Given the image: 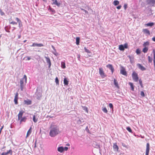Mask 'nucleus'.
Returning <instances> with one entry per match:
<instances>
[{"instance_id": "1", "label": "nucleus", "mask_w": 155, "mask_h": 155, "mask_svg": "<svg viewBox=\"0 0 155 155\" xmlns=\"http://www.w3.org/2000/svg\"><path fill=\"white\" fill-rule=\"evenodd\" d=\"M60 133L58 128L57 127H53L51 128L49 135L52 137H54Z\"/></svg>"}, {"instance_id": "2", "label": "nucleus", "mask_w": 155, "mask_h": 155, "mask_svg": "<svg viewBox=\"0 0 155 155\" xmlns=\"http://www.w3.org/2000/svg\"><path fill=\"white\" fill-rule=\"evenodd\" d=\"M24 113L25 111H24L21 110L19 111L18 114V120L20 121V124H21L22 122H25L27 119L26 117H23V114Z\"/></svg>"}, {"instance_id": "3", "label": "nucleus", "mask_w": 155, "mask_h": 155, "mask_svg": "<svg viewBox=\"0 0 155 155\" xmlns=\"http://www.w3.org/2000/svg\"><path fill=\"white\" fill-rule=\"evenodd\" d=\"M133 80L137 82L138 80V77L137 74L135 71H133L132 74Z\"/></svg>"}, {"instance_id": "4", "label": "nucleus", "mask_w": 155, "mask_h": 155, "mask_svg": "<svg viewBox=\"0 0 155 155\" xmlns=\"http://www.w3.org/2000/svg\"><path fill=\"white\" fill-rule=\"evenodd\" d=\"M120 73L126 76H127V72L126 71V69L125 68H124L123 66L121 67V69L120 70Z\"/></svg>"}, {"instance_id": "5", "label": "nucleus", "mask_w": 155, "mask_h": 155, "mask_svg": "<svg viewBox=\"0 0 155 155\" xmlns=\"http://www.w3.org/2000/svg\"><path fill=\"white\" fill-rule=\"evenodd\" d=\"M99 74L102 78H104L106 77V75L105 74L102 68H99Z\"/></svg>"}, {"instance_id": "6", "label": "nucleus", "mask_w": 155, "mask_h": 155, "mask_svg": "<svg viewBox=\"0 0 155 155\" xmlns=\"http://www.w3.org/2000/svg\"><path fill=\"white\" fill-rule=\"evenodd\" d=\"M27 76L25 75L24 76V77L22 78L20 81V85H23L24 80L25 79V83L27 82Z\"/></svg>"}, {"instance_id": "7", "label": "nucleus", "mask_w": 155, "mask_h": 155, "mask_svg": "<svg viewBox=\"0 0 155 155\" xmlns=\"http://www.w3.org/2000/svg\"><path fill=\"white\" fill-rule=\"evenodd\" d=\"M150 149V144L149 143H147L146 145V155H148Z\"/></svg>"}, {"instance_id": "8", "label": "nucleus", "mask_w": 155, "mask_h": 155, "mask_svg": "<svg viewBox=\"0 0 155 155\" xmlns=\"http://www.w3.org/2000/svg\"><path fill=\"white\" fill-rule=\"evenodd\" d=\"M147 2L148 4L152 6H154L155 5V0H147Z\"/></svg>"}, {"instance_id": "9", "label": "nucleus", "mask_w": 155, "mask_h": 155, "mask_svg": "<svg viewBox=\"0 0 155 155\" xmlns=\"http://www.w3.org/2000/svg\"><path fill=\"white\" fill-rule=\"evenodd\" d=\"M18 92H17L15 95V98L14 99V101L15 103V104H18Z\"/></svg>"}, {"instance_id": "10", "label": "nucleus", "mask_w": 155, "mask_h": 155, "mask_svg": "<svg viewBox=\"0 0 155 155\" xmlns=\"http://www.w3.org/2000/svg\"><path fill=\"white\" fill-rule=\"evenodd\" d=\"M37 46L38 47H41L44 46V45L41 43H33L32 45H31V47H35Z\"/></svg>"}, {"instance_id": "11", "label": "nucleus", "mask_w": 155, "mask_h": 155, "mask_svg": "<svg viewBox=\"0 0 155 155\" xmlns=\"http://www.w3.org/2000/svg\"><path fill=\"white\" fill-rule=\"evenodd\" d=\"M137 66L138 67L139 69H140L142 71H145L146 69V68L142 65H141L140 64H137Z\"/></svg>"}, {"instance_id": "12", "label": "nucleus", "mask_w": 155, "mask_h": 155, "mask_svg": "<svg viewBox=\"0 0 155 155\" xmlns=\"http://www.w3.org/2000/svg\"><path fill=\"white\" fill-rule=\"evenodd\" d=\"M8 154H10L11 155H12V150H9L6 152L2 153L1 155H7Z\"/></svg>"}, {"instance_id": "13", "label": "nucleus", "mask_w": 155, "mask_h": 155, "mask_svg": "<svg viewBox=\"0 0 155 155\" xmlns=\"http://www.w3.org/2000/svg\"><path fill=\"white\" fill-rule=\"evenodd\" d=\"M106 67L107 68H109L111 70L112 73L113 74L114 71V69L112 65L111 64H108L106 66Z\"/></svg>"}, {"instance_id": "14", "label": "nucleus", "mask_w": 155, "mask_h": 155, "mask_svg": "<svg viewBox=\"0 0 155 155\" xmlns=\"http://www.w3.org/2000/svg\"><path fill=\"white\" fill-rule=\"evenodd\" d=\"M52 1H53V2L52 3V5H56L58 7H60L61 5V3L59 2H58L57 0H52Z\"/></svg>"}, {"instance_id": "15", "label": "nucleus", "mask_w": 155, "mask_h": 155, "mask_svg": "<svg viewBox=\"0 0 155 155\" xmlns=\"http://www.w3.org/2000/svg\"><path fill=\"white\" fill-rule=\"evenodd\" d=\"M113 148L114 151H118L119 149V148L117 145V143H114L113 146Z\"/></svg>"}, {"instance_id": "16", "label": "nucleus", "mask_w": 155, "mask_h": 155, "mask_svg": "<svg viewBox=\"0 0 155 155\" xmlns=\"http://www.w3.org/2000/svg\"><path fill=\"white\" fill-rule=\"evenodd\" d=\"M24 102L25 104L28 105L31 104V101L28 99L26 100H25Z\"/></svg>"}, {"instance_id": "17", "label": "nucleus", "mask_w": 155, "mask_h": 155, "mask_svg": "<svg viewBox=\"0 0 155 155\" xmlns=\"http://www.w3.org/2000/svg\"><path fill=\"white\" fill-rule=\"evenodd\" d=\"M114 84L116 87L118 88H119V86L118 85V83L117 81V80L115 79H114Z\"/></svg>"}, {"instance_id": "18", "label": "nucleus", "mask_w": 155, "mask_h": 155, "mask_svg": "<svg viewBox=\"0 0 155 155\" xmlns=\"http://www.w3.org/2000/svg\"><path fill=\"white\" fill-rule=\"evenodd\" d=\"M58 150L59 152L61 153L64 150V149L62 147H59L58 148Z\"/></svg>"}, {"instance_id": "19", "label": "nucleus", "mask_w": 155, "mask_h": 155, "mask_svg": "<svg viewBox=\"0 0 155 155\" xmlns=\"http://www.w3.org/2000/svg\"><path fill=\"white\" fill-rule=\"evenodd\" d=\"M143 31L144 33L145 34H147L149 35H150V34L149 31L147 29H143Z\"/></svg>"}, {"instance_id": "20", "label": "nucleus", "mask_w": 155, "mask_h": 155, "mask_svg": "<svg viewBox=\"0 0 155 155\" xmlns=\"http://www.w3.org/2000/svg\"><path fill=\"white\" fill-rule=\"evenodd\" d=\"M69 82V81L68 80V79L65 78L64 80V84L65 85H67L68 84Z\"/></svg>"}, {"instance_id": "21", "label": "nucleus", "mask_w": 155, "mask_h": 155, "mask_svg": "<svg viewBox=\"0 0 155 155\" xmlns=\"http://www.w3.org/2000/svg\"><path fill=\"white\" fill-rule=\"evenodd\" d=\"M129 85L130 86V87L131 88V90L132 91H134V87L133 85V84L131 82H129L128 83Z\"/></svg>"}, {"instance_id": "22", "label": "nucleus", "mask_w": 155, "mask_h": 155, "mask_svg": "<svg viewBox=\"0 0 155 155\" xmlns=\"http://www.w3.org/2000/svg\"><path fill=\"white\" fill-rule=\"evenodd\" d=\"M119 49L120 51H124V46L122 45H119Z\"/></svg>"}, {"instance_id": "23", "label": "nucleus", "mask_w": 155, "mask_h": 155, "mask_svg": "<svg viewBox=\"0 0 155 155\" xmlns=\"http://www.w3.org/2000/svg\"><path fill=\"white\" fill-rule=\"evenodd\" d=\"M128 57L130 59V61L131 63H132L134 62V57H131L129 55L128 56Z\"/></svg>"}, {"instance_id": "24", "label": "nucleus", "mask_w": 155, "mask_h": 155, "mask_svg": "<svg viewBox=\"0 0 155 155\" xmlns=\"http://www.w3.org/2000/svg\"><path fill=\"white\" fill-rule=\"evenodd\" d=\"M154 25V23L153 22H150L145 24V25L147 26H152Z\"/></svg>"}, {"instance_id": "25", "label": "nucleus", "mask_w": 155, "mask_h": 155, "mask_svg": "<svg viewBox=\"0 0 155 155\" xmlns=\"http://www.w3.org/2000/svg\"><path fill=\"white\" fill-rule=\"evenodd\" d=\"M61 67L62 68L64 69L65 68V63L64 62H61Z\"/></svg>"}, {"instance_id": "26", "label": "nucleus", "mask_w": 155, "mask_h": 155, "mask_svg": "<svg viewBox=\"0 0 155 155\" xmlns=\"http://www.w3.org/2000/svg\"><path fill=\"white\" fill-rule=\"evenodd\" d=\"M148 50V48L147 47H144L142 51L144 53H146L147 52Z\"/></svg>"}, {"instance_id": "27", "label": "nucleus", "mask_w": 155, "mask_h": 155, "mask_svg": "<svg viewBox=\"0 0 155 155\" xmlns=\"http://www.w3.org/2000/svg\"><path fill=\"white\" fill-rule=\"evenodd\" d=\"M46 58L47 62L48 64H49V66H50L51 65V61H50V58H48L47 57H46Z\"/></svg>"}, {"instance_id": "28", "label": "nucleus", "mask_w": 155, "mask_h": 155, "mask_svg": "<svg viewBox=\"0 0 155 155\" xmlns=\"http://www.w3.org/2000/svg\"><path fill=\"white\" fill-rule=\"evenodd\" d=\"M80 38L79 37H77L76 38V44L78 45L80 43Z\"/></svg>"}, {"instance_id": "29", "label": "nucleus", "mask_w": 155, "mask_h": 155, "mask_svg": "<svg viewBox=\"0 0 155 155\" xmlns=\"http://www.w3.org/2000/svg\"><path fill=\"white\" fill-rule=\"evenodd\" d=\"M119 4V2L117 0H115L113 2V4L115 5H117Z\"/></svg>"}, {"instance_id": "30", "label": "nucleus", "mask_w": 155, "mask_h": 155, "mask_svg": "<svg viewBox=\"0 0 155 155\" xmlns=\"http://www.w3.org/2000/svg\"><path fill=\"white\" fill-rule=\"evenodd\" d=\"M31 127H30V129L28 130V131L26 135V137H28L31 134Z\"/></svg>"}, {"instance_id": "31", "label": "nucleus", "mask_w": 155, "mask_h": 155, "mask_svg": "<svg viewBox=\"0 0 155 155\" xmlns=\"http://www.w3.org/2000/svg\"><path fill=\"white\" fill-rule=\"evenodd\" d=\"M149 45V42L148 41L144 42L143 44V46L144 47H146L147 46H148Z\"/></svg>"}, {"instance_id": "32", "label": "nucleus", "mask_w": 155, "mask_h": 155, "mask_svg": "<svg viewBox=\"0 0 155 155\" xmlns=\"http://www.w3.org/2000/svg\"><path fill=\"white\" fill-rule=\"evenodd\" d=\"M33 120L35 123H36L38 121V118L36 119L35 118V115H34L33 116Z\"/></svg>"}, {"instance_id": "33", "label": "nucleus", "mask_w": 155, "mask_h": 155, "mask_svg": "<svg viewBox=\"0 0 155 155\" xmlns=\"http://www.w3.org/2000/svg\"><path fill=\"white\" fill-rule=\"evenodd\" d=\"M127 130L130 132L132 133V131L130 127H126Z\"/></svg>"}, {"instance_id": "34", "label": "nucleus", "mask_w": 155, "mask_h": 155, "mask_svg": "<svg viewBox=\"0 0 155 155\" xmlns=\"http://www.w3.org/2000/svg\"><path fill=\"white\" fill-rule=\"evenodd\" d=\"M83 108L84 110L87 113H88V110L87 107L85 106L83 107Z\"/></svg>"}, {"instance_id": "35", "label": "nucleus", "mask_w": 155, "mask_h": 155, "mask_svg": "<svg viewBox=\"0 0 155 155\" xmlns=\"http://www.w3.org/2000/svg\"><path fill=\"white\" fill-rule=\"evenodd\" d=\"M84 49L86 52L87 53H91V51L87 49L86 47L84 48Z\"/></svg>"}, {"instance_id": "36", "label": "nucleus", "mask_w": 155, "mask_h": 155, "mask_svg": "<svg viewBox=\"0 0 155 155\" xmlns=\"http://www.w3.org/2000/svg\"><path fill=\"white\" fill-rule=\"evenodd\" d=\"M103 111L104 112V113H107V110L106 109V108L105 107L103 108L102 109Z\"/></svg>"}, {"instance_id": "37", "label": "nucleus", "mask_w": 155, "mask_h": 155, "mask_svg": "<svg viewBox=\"0 0 155 155\" xmlns=\"http://www.w3.org/2000/svg\"><path fill=\"white\" fill-rule=\"evenodd\" d=\"M55 83H56V84H57V85H59V80H58V77H56V78H55Z\"/></svg>"}, {"instance_id": "38", "label": "nucleus", "mask_w": 155, "mask_h": 155, "mask_svg": "<svg viewBox=\"0 0 155 155\" xmlns=\"http://www.w3.org/2000/svg\"><path fill=\"white\" fill-rule=\"evenodd\" d=\"M148 60L149 62L151 63L152 62V59L151 57L150 56L148 57Z\"/></svg>"}, {"instance_id": "39", "label": "nucleus", "mask_w": 155, "mask_h": 155, "mask_svg": "<svg viewBox=\"0 0 155 155\" xmlns=\"http://www.w3.org/2000/svg\"><path fill=\"white\" fill-rule=\"evenodd\" d=\"M136 52L137 54H139L140 53V51L139 49L138 48L136 50Z\"/></svg>"}, {"instance_id": "40", "label": "nucleus", "mask_w": 155, "mask_h": 155, "mask_svg": "<svg viewBox=\"0 0 155 155\" xmlns=\"http://www.w3.org/2000/svg\"><path fill=\"white\" fill-rule=\"evenodd\" d=\"M139 83L140 84V85L141 86V87L142 88H143V84H142V81L141 80V79H140L139 80Z\"/></svg>"}, {"instance_id": "41", "label": "nucleus", "mask_w": 155, "mask_h": 155, "mask_svg": "<svg viewBox=\"0 0 155 155\" xmlns=\"http://www.w3.org/2000/svg\"><path fill=\"white\" fill-rule=\"evenodd\" d=\"M10 24H12L13 25H16L17 24V23L14 21H12L10 23Z\"/></svg>"}, {"instance_id": "42", "label": "nucleus", "mask_w": 155, "mask_h": 155, "mask_svg": "<svg viewBox=\"0 0 155 155\" xmlns=\"http://www.w3.org/2000/svg\"><path fill=\"white\" fill-rule=\"evenodd\" d=\"M140 94L141 96L142 97H144L145 96V94L144 92L143 91H141L140 92Z\"/></svg>"}, {"instance_id": "43", "label": "nucleus", "mask_w": 155, "mask_h": 155, "mask_svg": "<svg viewBox=\"0 0 155 155\" xmlns=\"http://www.w3.org/2000/svg\"><path fill=\"white\" fill-rule=\"evenodd\" d=\"M16 20L19 23V24H20V23H21V21L18 18H16Z\"/></svg>"}, {"instance_id": "44", "label": "nucleus", "mask_w": 155, "mask_h": 155, "mask_svg": "<svg viewBox=\"0 0 155 155\" xmlns=\"http://www.w3.org/2000/svg\"><path fill=\"white\" fill-rule=\"evenodd\" d=\"M124 46V48H127L128 47V45L127 43H125Z\"/></svg>"}, {"instance_id": "45", "label": "nucleus", "mask_w": 155, "mask_h": 155, "mask_svg": "<svg viewBox=\"0 0 155 155\" xmlns=\"http://www.w3.org/2000/svg\"><path fill=\"white\" fill-rule=\"evenodd\" d=\"M109 107L110 108L113 109V104H111L110 103L109 104Z\"/></svg>"}, {"instance_id": "46", "label": "nucleus", "mask_w": 155, "mask_h": 155, "mask_svg": "<svg viewBox=\"0 0 155 155\" xmlns=\"http://www.w3.org/2000/svg\"><path fill=\"white\" fill-rule=\"evenodd\" d=\"M124 9L126 10L127 7V4H125L124 6Z\"/></svg>"}, {"instance_id": "47", "label": "nucleus", "mask_w": 155, "mask_h": 155, "mask_svg": "<svg viewBox=\"0 0 155 155\" xmlns=\"http://www.w3.org/2000/svg\"><path fill=\"white\" fill-rule=\"evenodd\" d=\"M121 8V5H119L117 7V8L118 9H120Z\"/></svg>"}, {"instance_id": "48", "label": "nucleus", "mask_w": 155, "mask_h": 155, "mask_svg": "<svg viewBox=\"0 0 155 155\" xmlns=\"http://www.w3.org/2000/svg\"><path fill=\"white\" fill-rule=\"evenodd\" d=\"M64 148V150L65 151H67L68 149V148L67 147H65Z\"/></svg>"}, {"instance_id": "49", "label": "nucleus", "mask_w": 155, "mask_h": 155, "mask_svg": "<svg viewBox=\"0 0 155 155\" xmlns=\"http://www.w3.org/2000/svg\"><path fill=\"white\" fill-rule=\"evenodd\" d=\"M21 91H23V85H20Z\"/></svg>"}, {"instance_id": "50", "label": "nucleus", "mask_w": 155, "mask_h": 155, "mask_svg": "<svg viewBox=\"0 0 155 155\" xmlns=\"http://www.w3.org/2000/svg\"><path fill=\"white\" fill-rule=\"evenodd\" d=\"M26 58H27V60H29L31 59V58L27 56L26 57Z\"/></svg>"}, {"instance_id": "51", "label": "nucleus", "mask_w": 155, "mask_h": 155, "mask_svg": "<svg viewBox=\"0 0 155 155\" xmlns=\"http://www.w3.org/2000/svg\"><path fill=\"white\" fill-rule=\"evenodd\" d=\"M152 40L153 41L155 42V37H153V38H152Z\"/></svg>"}, {"instance_id": "52", "label": "nucleus", "mask_w": 155, "mask_h": 155, "mask_svg": "<svg viewBox=\"0 0 155 155\" xmlns=\"http://www.w3.org/2000/svg\"><path fill=\"white\" fill-rule=\"evenodd\" d=\"M84 11L86 13H88V12L86 11V10H84Z\"/></svg>"}, {"instance_id": "53", "label": "nucleus", "mask_w": 155, "mask_h": 155, "mask_svg": "<svg viewBox=\"0 0 155 155\" xmlns=\"http://www.w3.org/2000/svg\"><path fill=\"white\" fill-rule=\"evenodd\" d=\"M66 145L67 146H70V144L69 143H67V144H66Z\"/></svg>"}, {"instance_id": "54", "label": "nucleus", "mask_w": 155, "mask_h": 155, "mask_svg": "<svg viewBox=\"0 0 155 155\" xmlns=\"http://www.w3.org/2000/svg\"><path fill=\"white\" fill-rule=\"evenodd\" d=\"M3 126L2 127H1V129L0 130H2V129L3 128Z\"/></svg>"}, {"instance_id": "55", "label": "nucleus", "mask_w": 155, "mask_h": 155, "mask_svg": "<svg viewBox=\"0 0 155 155\" xmlns=\"http://www.w3.org/2000/svg\"><path fill=\"white\" fill-rule=\"evenodd\" d=\"M81 10L83 11H84V9L83 8H81Z\"/></svg>"}, {"instance_id": "56", "label": "nucleus", "mask_w": 155, "mask_h": 155, "mask_svg": "<svg viewBox=\"0 0 155 155\" xmlns=\"http://www.w3.org/2000/svg\"><path fill=\"white\" fill-rule=\"evenodd\" d=\"M20 37H21V35H20L19 36H18V38H20Z\"/></svg>"}, {"instance_id": "57", "label": "nucleus", "mask_w": 155, "mask_h": 155, "mask_svg": "<svg viewBox=\"0 0 155 155\" xmlns=\"http://www.w3.org/2000/svg\"><path fill=\"white\" fill-rule=\"evenodd\" d=\"M36 147V143H35V147Z\"/></svg>"}, {"instance_id": "58", "label": "nucleus", "mask_w": 155, "mask_h": 155, "mask_svg": "<svg viewBox=\"0 0 155 155\" xmlns=\"http://www.w3.org/2000/svg\"><path fill=\"white\" fill-rule=\"evenodd\" d=\"M26 40H25L24 41V42H25L26 41Z\"/></svg>"}, {"instance_id": "59", "label": "nucleus", "mask_w": 155, "mask_h": 155, "mask_svg": "<svg viewBox=\"0 0 155 155\" xmlns=\"http://www.w3.org/2000/svg\"><path fill=\"white\" fill-rule=\"evenodd\" d=\"M43 1H45V0H43Z\"/></svg>"}]
</instances>
